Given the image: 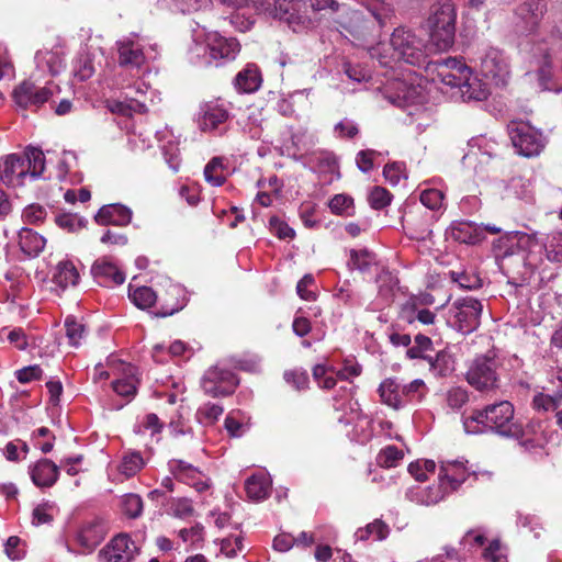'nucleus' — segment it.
<instances>
[{
    "instance_id": "nucleus-1",
    "label": "nucleus",
    "mask_w": 562,
    "mask_h": 562,
    "mask_svg": "<svg viewBox=\"0 0 562 562\" xmlns=\"http://www.w3.org/2000/svg\"><path fill=\"white\" fill-rule=\"evenodd\" d=\"M548 7L544 0H527L515 10L516 27L532 38L529 43L531 61L538 67V77L543 89L550 90L548 81L551 78L553 58L562 50V30L552 25L543 33H536L547 13Z\"/></svg>"
},
{
    "instance_id": "nucleus-2",
    "label": "nucleus",
    "mask_w": 562,
    "mask_h": 562,
    "mask_svg": "<svg viewBox=\"0 0 562 562\" xmlns=\"http://www.w3.org/2000/svg\"><path fill=\"white\" fill-rule=\"evenodd\" d=\"M493 250L497 260L519 255L526 269L522 282H526L542 270L546 260L562 263V231L552 232L544 239L538 232H509L494 241Z\"/></svg>"
},
{
    "instance_id": "nucleus-3",
    "label": "nucleus",
    "mask_w": 562,
    "mask_h": 562,
    "mask_svg": "<svg viewBox=\"0 0 562 562\" xmlns=\"http://www.w3.org/2000/svg\"><path fill=\"white\" fill-rule=\"evenodd\" d=\"M432 52L436 50L431 44L427 45L411 30L398 27L392 33L389 43H379L370 48L369 54L381 66L391 67L393 61L403 60L417 67L426 66L435 76L434 64L436 61H428V56Z\"/></svg>"
},
{
    "instance_id": "nucleus-4",
    "label": "nucleus",
    "mask_w": 562,
    "mask_h": 562,
    "mask_svg": "<svg viewBox=\"0 0 562 562\" xmlns=\"http://www.w3.org/2000/svg\"><path fill=\"white\" fill-rule=\"evenodd\" d=\"M434 71L432 80L457 89L463 101H483L490 95L488 85L473 76L471 68L461 59L450 57L436 60Z\"/></svg>"
},
{
    "instance_id": "nucleus-5",
    "label": "nucleus",
    "mask_w": 562,
    "mask_h": 562,
    "mask_svg": "<svg viewBox=\"0 0 562 562\" xmlns=\"http://www.w3.org/2000/svg\"><path fill=\"white\" fill-rule=\"evenodd\" d=\"M514 406L508 401L487 405L482 411L464 417L463 427L467 434L476 435L491 430L507 438H520L524 435L521 424L515 419Z\"/></svg>"
},
{
    "instance_id": "nucleus-6",
    "label": "nucleus",
    "mask_w": 562,
    "mask_h": 562,
    "mask_svg": "<svg viewBox=\"0 0 562 562\" xmlns=\"http://www.w3.org/2000/svg\"><path fill=\"white\" fill-rule=\"evenodd\" d=\"M45 177V156L36 147L0 157V181L9 188H22Z\"/></svg>"
},
{
    "instance_id": "nucleus-7",
    "label": "nucleus",
    "mask_w": 562,
    "mask_h": 562,
    "mask_svg": "<svg viewBox=\"0 0 562 562\" xmlns=\"http://www.w3.org/2000/svg\"><path fill=\"white\" fill-rule=\"evenodd\" d=\"M192 29V45L189 47L191 59H204L205 64L218 66L222 61L233 60L240 50V44L234 37H224L217 32H207L195 23Z\"/></svg>"
},
{
    "instance_id": "nucleus-8",
    "label": "nucleus",
    "mask_w": 562,
    "mask_h": 562,
    "mask_svg": "<svg viewBox=\"0 0 562 562\" xmlns=\"http://www.w3.org/2000/svg\"><path fill=\"white\" fill-rule=\"evenodd\" d=\"M456 20V5L451 0H439L431 5L427 27L435 50L446 52L453 45Z\"/></svg>"
},
{
    "instance_id": "nucleus-9",
    "label": "nucleus",
    "mask_w": 562,
    "mask_h": 562,
    "mask_svg": "<svg viewBox=\"0 0 562 562\" xmlns=\"http://www.w3.org/2000/svg\"><path fill=\"white\" fill-rule=\"evenodd\" d=\"M260 14L285 22L294 32L307 27L311 20L303 9L304 0H250Z\"/></svg>"
},
{
    "instance_id": "nucleus-10",
    "label": "nucleus",
    "mask_w": 562,
    "mask_h": 562,
    "mask_svg": "<svg viewBox=\"0 0 562 562\" xmlns=\"http://www.w3.org/2000/svg\"><path fill=\"white\" fill-rule=\"evenodd\" d=\"M125 90V100L112 101L110 110L125 116L133 113H145L148 105H154L160 101L159 93L151 89L145 81L137 80L133 83L122 85Z\"/></svg>"
},
{
    "instance_id": "nucleus-11",
    "label": "nucleus",
    "mask_w": 562,
    "mask_h": 562,
    "mask_svg": "<svg viewBox=\"0 0 562 562\" xmlns=\"http://www.w3.org/2000/svg\"><path fill=\"white\" fill-rule=\"evenodd\" d=\"M231 120L228 104L220 99L202 102L196 114L199 130L212 136H224L229 130Z\"/></svg>"
},
{
    "instance_id": "nucleus-12",
    "label": "nucleus",
    "mask_w": 562,
    "mask_h": 562,
    "mask_svg": "<svg viewBox=\"0 0 562 562\" xmlns=\"http://www.w3.org/2000/svg\"><path fill=\"white\" fill-rule=\"evenodd\" d=\"M508 135L516 151L527 158L541 154L547 144L543 133L525 121H513L508 124Z\"/></svg>"
},
{
    "instance_id": "nucleus-13",
    "label": "nucleus",
    "mask_w": 562,
    "mask_h": 562,
    "mask_svg": "<svg viewBox=\"0 0 562 562\" xmlns=\"http://www.w3.org/2000/svg\"><path fill=\"white\" fill-rule=\"evenodd\" d=\"M120 67L139 70L140 67L157 58L156 45L146 43L136 34H131L116 42Z\"/></svg>"
},
{
    "instance_id": "nucleus-14",
    "label": "nucleus",
    "mask_w": 562,
    "mask_h": 562,
    "mask_svg": "<svg viewBox=\"0 0 562 562\" xmlns=\"http://www.w3.org/2000/svg\"><path fill=\"white\" fill-rule=\"evenodd\" d=\"M482 312L483 305L477 299H457L450 306L447 323L462 334H470L479 327Z\"/></svg>"
},
{
    "instance_id": "nucleus-15",
    "label": "nucleus",
    "mask_w": 562,
    "mask_h": 562,
    "mask_svg": "<svg viewBox=\"0 0 562 562\" xmlns=\"http://www.w3.org/2000/svg\"><path fill=\"white\" fill-rule=\"evenodd\" d=\"M57 91V86L53 83L41 87L32 80H24L13 90L12 95L18 108L36 111L50 101Z\"/></svg>"
},
{
    "instance_id": "nucleus-16",
    "label": "nucleus",
    "mask_w": 562,
    "mask_h": 562,
    "mask_svg": "<svg viewBox=\"0 0 562 562\" xmlns=\"http://www.w3.org/2000/svg\"><path fill=\"white\" fill-rule=\"evenodd\" d=\"M480 68L482 75L496 87L507 85L510 77L509 63L501 49L487 48L481 56Z\"/></svg>"
},
{
    "instance_id": "nucleus-17",
    "label": "nucleus",
    "mask_w": 562,
    "mask_h": 562,
    "mask_svg": "<svg viewBox=\"0 0 562 562\" xmlns=\"http://www.w3.org/2000/svg\"><path fill=\"white\" fill-rule=\"evenodd\" d=\"M239 381L235 373L216 364L210 368L201 379V386L205 394L217 397L232 394Z\"/></svg>"
},
{
    "instance_id": "nucleus-18",
    "label": "nucleus",
    "mask_w": 562,
    "mask_h": 562,
    "mask_svg": "<svg viewBox=\"0 0 562 562\" xmlns=\"http://www.w3.org/2000/svg\"><path fill=\"white\" fill-rule=\"evenodd\" d=\"M106 366L112 370L113 375H117L112 383L113 391L127 402L132 401L137 391L136 368L115 357H109Z\"/></svg>"
},
{
    "instance_id": "nucleus-19",
    "label": "nucleus",
    "mask_w": 562,
    "mask_h": 562,
    "mask_svg": "<svg viewBox=\"0 0 562 562\" xmlns=\"http://www.w3.org/2000/svg\"><path fill=\"white\" fill-rule=\"evenodd\" d=\"M497 360L494 356L476 357L467 372L469 384L476 390L493 389L497 383Z\"/></svg>"
},
{
    "instance_id": "nucleus-20",
    "label": "nucleus",
    "mask_w": 562,
    "mask_h": 562,
    "mask_svg": "<svg viewBox=\"0 0 562 562\" xmlns=\"http://www.w3.org/2000/svg\"><path fill=\"white\" fill-rule=\"evenodd\" d=\"M497 146L495 140L483 135L472 137L468 143V151L462 158L463 165L479 172L496 155Z\"/></svg>"
},
{
    "instance_id": "nucleus-21",
    "label": "nucleus",
    "mask_w": 562,
    "mask_h": 562,
    "mask_svg": "<svg viewBox=\"0 0 562 562\" xmlns=\"http://www.w3.org/2000/svg\"><path fill=\"white\" fill-rule=\"evenodd\" d=\"M434 214L416 206L403 215L402 225L411 239L426 240L432 234Z\"/></svg>"
},
{
    "instance_id": "nucleus-22",
    "label": "nucleus",
    "mask_w": 562,
    "mask_h": 562,
    "mask_svg": "<svg viewBox=\"0 0 562 562\" xmlns=\"http://www.w3.org/2000/svg\"><path fill=\"white\" fill-rule=\"evenodd\" d=\"M316 144L317 137L314 133L305 128H299L291 133L289 139L284 140L282 153L304 165L315 149Z\"/></svg>"
},
{
    "instance_id": "nucleus-23",
    "label": "nucleus",
    "mask_w": 562,
    "mask_h": 562,
    "mask_svg": "<svg viewBox=\"0 0 562 562\" xmlns=\"http://www.w3.org/2000/svg\"><path fill=\"white\" fill-rule=\"evenodd\" d=\"M138 548L126 533L115 536L98 554L100 562H132Z\"/></svg>"
},
{
    "instance_id": "nucleus-24",
    "label": "nucleus",
    "mask_w": 562,
    "mask_h": 562,
    "mask_svg": "<svg viewBox=\"0 0 562 562\" xmlns=\"http://www.w3.org/2000/svg\"><path fill=\"white\" fill-rule=\"evenodd\" d=\"M108 522L99 517L83 521L76 532V542L85 552H92L105 538Z\"/></svg>"
},
{
    "instance_id": "nucleus-25",
    "label": "nucleus",
    "mask_w": 562,
    "mask_h": 562,
    "mask_svg": "<svg viewBox=\"0 0 562 562\" xmlns=\"http://www.w3.org/2000/svg\"><path fill=\"white\" fill-rule=\"evenodd\" d=\"M168 468L175 479L192 486L198 492H204L210 487V479L192 464L173 459L168 462Z\"/></svg>"
},
{
    "instance_id": "nucleus-26",
    "label": "nucleus",
    "mask_w": 562,
    "mask_h": 562,
    "mask_svg": "<svg viewBox=\"0 0 562 562\" xmlns=\"http://www.w3.org/2000/svg\"><path fill=\"white\" fill-rule=\"evenodd\" d=\"M467 462L462 460L441 461L438 481L443 484L449 494L457 491L469 477L470 471L465 465Z\"/></svg>"
},
{
    "instance_id": "nucleus-27",
    "label": "nucleus",
    "mask_w": 562,
    "mask_h": 562,
    "mask_svg": "<svg viewBox=\"0 0 562 562\" xmlns=\"http://www.w3.org/2000/svg\"><path fill=\"white\" fill-rule=\"evenodd\" d=\"M91 274L100 285L109 288L125 281V273L109 257L97 259L91 267Z\"/></svg>"
},
{
    "instance_id": "nucleus-28",
    "label": "nucleus",
    "mask_w": 562,
    "mask_h": 562,
    "mask_svg": "<svg viewBox=\"0 0 562 562\" xmlns=\"http://www.w3.org/2000/svg\"><path fill=\"white\" fill-rule=\"evenodd\" d=\"M397 94L398 105L404 108L408 115L413 116L424 110L427 101V94L420 85H406L404 82L398 85Z\"/></svg>"
},
{
    "instance_id": "nucleus-29",
    "label": "nucleus",
    "mask_w": 562,
    "mask_h": 562,
    "mask_svg": "<svg viewBox=\"0 0 562 562\" xmlns=\"http://www.w3.org/2000/svg\"><path fill=\"white\" fill-rule=\"evenodd\" d=\"M33 484L40 488L52 487L59 477V467L52 460L42 458L29 467Z\"/></svg>"
},
{
    "instance_id": "nucleus-30",
    "label": "nucleus",
    "mask_w": 562,
    "mask_h": 562,
    "mask_svg": "<svg viewBox=\"0 0 562 562\" xmlns=\"http://www.w3.org/2000/svg\"><path fill=\"white\" fill-rule=\"evenodd\" d=\"M449 493L443 484L437 483L429 486H412L407 488L405 497L417 505L430 506L442 501Z\"/></svg>"
},
{
    "instance_id": "nucleus-31",
    "label": "nucleus",
    "mask_w": 562,
    "mask_h": 562,
    "mask_svg": "<svg viewBox=\"0 0 562 562\" xmlns=\"http://www.w3.org/2000/svg\"><path fill=\"white\" fill-rule=\"evenodd\" d=\"M350 416L346 417L345 415H341L338 417V422L346 425L355 423L352 430L348 432V435L352 441L366 445L373 436L372 420L368 416L360 415L352 407H350Z\"/></svg>"
},
{
    "instance_id": "nucleus-32",
    "label": "nucleus",
    "mask_w": 562,
    "mask_h": 562,
    "mask_svg": "<svg viewBox=\"0 0 562 562\" xmlns=\"http://www.w3.org/2000/svg\"><path fill=\"white\" fill-rule=\"evenodd\" d=\"M94 220L100 225L126 226L132 221V211L123 204H109L98 211Z\"/></svg>"
},
{
    "instance_id": "nucleus-33",
    "label": "nucleus",
    "mask_w": 562,
    "mask_h": 562,
    "mask_svg": "<svg viewBox=\"0 0 562 562\" xmlns=\"http://www.w3.org/2000/svg\"><path fill=\"white\" fill-rule=\"evenodd\" d=\"M272 490V480L269 473L259 471L245 481V491L249 499L261 502L268 498Z\"/></svg>"
},
{
    "instance_id": "nucleus-34",
    "label": "nucleus",
    "mask_w": 562,
    "mask_h": 562,
    "mask_svg": "<svg viewBox=\"0 0 562 562\" xmlns=\"http://www.w3.org/2000/svg\"><path fill=\"white\" fill-rule=\"evenodd\" d=\"M80 274L70 260L59 261L52 271V282L55 284V291H65L69 286H76Z\"/></svg>"
},
{
    "instance_id": "nucleus-35",
    "label": "nucleus",
    "mask_w": 562,
    "mask_h": 562,
    "mask_svg": "<svg viewBox=\"0 0 562 562\" xmlns=\"http://www.w3.org/2000/svg\"><path fill=\"white\" fill-rule=\"evenodd\" d=\"M382 403L398 411L407 406L405 395L402 394V382L397 379H386L379 386Z\"/></svg>"
},
{
    "instance_id": "nucleus-36",
    "label": "nucleus",
    "mask_w": 562,
    "mask_h": 562,
    "mask_svg": "<svg viewBox=\"0 0 562 562\" xmlns=\"http://www.w3.org/2000/svg\"><path fill=\"white\" fill-rule=\"evenodd\" d=\"M449 234L451 238L459 243L472 245L485 238L481 225L467 221L453 222L449 228Z\"/></svg>"
},
{
    "instance_id": "nucleus-37",
    "label": "nucleus",
    "mask_w": 562,
    "mask_h": 562,
    "mask_svg": "<svg viewBox=\"0 0 562 562\" xmlns=\"http://www.w3.org/2000/svg\"><path fill=\"white\" fill-rule=\"evenodd\" d=\"M533 408L538 412H554L557 424L562 430V389L551 394L539 393L532 400Z\"/></svg>"
},
{
    "instance_id": "nucleus-38",
    "label": "nucleus",
    "mask_w": 562,
    "mask_h": 562,
    "mask_svg": "<svg viewBox=\"0 0 562 562\" xmlns=\"http://www.w3.org/2000/svg\"><path fill=\"white\" fill-rule=\"evenodd\" d=\"M36 68L52 76L58 75L65 67V58L60 49L40 50L35 55Z\"/></svg>"
},
{
    "instance_id": "nucleus-39",
    "label": "nucleus",
    "mask_w": 562,
    "mask_h": 562,
    "mask_svg": "<svg viewBox=\"0 0 562 562\" xmlns=\"http://www.w3.org/2000/svg\"><path fill=\"white\" fill-rule=\"evenodd\" d=\"M46 239L29 227H22L19 232V246L29 257L38 256L45 248Z\"/></svg>"
},
{
    "instance_id": "nucleus-40",
    "label": "nucleus",
    "mask_w": 562,
    "mask_h": 562,
    "mask_svg": "<svg viewBox=\"0 0 562 562\" xmlns=\"http://www.w3.org/2000/svg\"><path fill=\"white\" fill-rule=\"evenodd\" d=\"M261 83L259 69L254 64H248L241 71H239L234 80L237 91L243 93L255 92Z\"/></svg>"
},
{
    "instance_id": "nucleus-41",
    "label": "nucleus",
    "mask_w": 562,
    "mask_h": 562,
    "mask_svg": "<svg viewBox=\"0 0 562 562\" xmlns=\"http://www.w3.org/2000/svg\"><path fill=\"white\" fill-rule=\"evenodd\" d=\"M165 302L162 306L164 311L161 313L162 316L172 315L173 313L182 310L187 304L186 290L180 284H169L167 288L164 297L161 299Z\"/></svg>"
},
{
    "instance_id": "nucleus-42",
    "label": "nucleus",
    "mask_w": 562,
    "mask_h": 562,
    "mask_svg": "<svg viewBox=\"0 0 562 562\" xmlns=\"http://www.w3.org/2000/svg\"><path fill=\"white\" fill-rule=\"evenodd\" d=\"M313 171L326 172L334 171L337 166L336 158L333 153L322 150L315 147L307 160L303 165Z\"/></svg>"
},
{
    "instance_id": "nucleus-43",
    "label": "nucleus",
    "mask_w": 562,
    "mask_h": 562,
    "mask_svg": "<svg viewBox=\"0 0 562 562\" xmlns=\"http://www.w3.org/2000/svg\"><path fill=\"white\" fill-rule=\"evenodd\" d=\"M376 265V257L370 250L350 249L347 266L350 270H358L361 273L371 271V268Z\"/></svg>"
},
{
    "instance_id": "nucleus-44",
    "label": "nucleus",
    "mask_w": 562,
    "mask_h": 562,
    "mask_svg": "<svg viewBox=\"0 0 562 562\" xmlns=\"http://www.w3.org/2000/svg\"><path fill=\"white\" fill-rule=\"evenodd\" d=\"M429 370L435 376L445 378L454 370V360L452 355L446 350L437 352L435 357L427 358Z\"/></svg>"
},
{
    "instance_id": "nucleus-45",
    "label": "nucleus",
    "mask_w": 562,
    "mask_h": 562,
    "mask_svg": "<svg viewBox=\"0 0 562 562\" xmlns=\"http://www.w3.org/2000/svg\"><path fill=\"white\" fill-rule=\"evenodd\" d=\"M403 321L413 324L415 322L422 325H431L436 319V314L427 308H419L416 303L407 304L401 313Z\"/></svg>"
},
{
    "instance_id": "nucleus-46",
    "label": "nucleus",
    "mask_w": 562,
    "mask_h": 562,
    "mask_svg": "<svg viewBox=\"0 0 562 562\" xmlns=\"http://www.w3.org/2000/svg\"><path fill=\"white\" fill-rule=\"evenodd\" d=\"M145 465V461L138 451H126L117 467L119 473L125 477H132Z\"/></svg>"
},
{
    "instance_id": "nucleus-47",
    "label": "nucleus",
    "mask_w": 562,
    "mask_h": 562,
    "mask_svg": "<svg viewBox=\"0 0 562 562\" xmlns=\"http://www.w3.org/2000/svg\"><path fill=\"white\" fill-rule=\"evenodd\" d=\"M225 429L229 436L239 438L249 429V417L240 411H233L225 418Z\"/></svg>"
},
{
    "instance_id": "nucleus-48",
    "label": "nucleus",
    "mask_w": 562,
    "mask_h": 562,
    "mask_svg": "<svg viewBox=\"0 0 562 562\" xmlns=\"http://www.w3.org/2000/svg\"><path fill=\"white\" fill-rule=\"evenodd\" d=\"M128 297L138 308L146 310L154 305L158 295L149 286H138L133 289L132 284H130Z\"/></svg>"
},
{
    "instance_id": "nucleus-49",
    "label": "nucleus",
    "mask_w": 562,
    "mask_h": 562,
    "mask_svg": "<svg viewBox=\"0 0 562 562\" xmlns=\"http://www.w3.org/2000/svg\"><path fill=\"white\" fill-rule=\"evenodd\" d=\"M389 527L382 520H374L368 524L366 528L358 529L355 533L357 540L366 541L369 539L380 541L384 540L389 536Z\"/></svg>"
},
{
    "instance_id": "nucleus-50",
    "label": "nucleus",
    "mask_w": 562,
    "mask_h": 562,
    "mask_svg": "<svg viewBox=\"0 0 562 562\" xmlns=\"http://www.w3.org/2000/svg\"><path fill=\"white\" fill-rule=\"evenodd\" d=\"M328 207L333 214L338 216L349 217L355 215L353 198L345 193H338L330 198Z\"/></svg>"
},
{
    "instance_id": "nucleus-51",
    "label": "nucleus",
    "mask_w": 562,
    "mask_h": 562,
    "mask_svg": "<svg viewBox=\"0 0 562 562\" xmlns=\"http://www.w3.org/2000/svg\"><path fill=\"white\" fill-rule=\"evenodd\" d=\"M187 350L188 346L181 340H175L168 347L164 344H157L153 347V358L156 362L162 363L167 360L166 356L180 357Z\"/></svg>"
},
{
    "instance_id": "nucleus-52",
    "label": "nucleus",
    "mask_w": 562,
    "mask_h": 562,
    "mask_svg": "<svg viewBox=\"0 0 562 562\" xmlns=\"http://www.w3.org/2000/svg\"><path fill=\"white\" fill-rule=\"evenodd\" d=\"M95 67L93 58L88 53H80L74 60L72 74L79 81H85L93 76Z\"/></svg>"
},
{
    "instance_id": "nucleus-53",
    "label": "nucleus",
    "mask_w": 562,
    "mask_h": 562,
    "mask_svg": "<svg viewBox=\"0 0 562 562\" xmlns=\"http://www.w3.org/2000/svg\"><path fill=\"white\" fill-rule=\"evenodd\" d=\"M402 394L405 395L407 405L420 403L428 393V387L422 379H415L408 383H402Z\"/></svg>"
},
{
    "instance_id": "nucleus-54",
    "label": "nucleus",
    "mask_w": 562,
    "mask_h": 562,
    "mask_svg": "<svg viewBox=\"0 0 562 562\" xmlns=\"http://www.w3.org/2000/svg\"><path fill=\"white\" fill-rule=\"evenodd\" d=\"M403 450L390 445L380 450V452L376 456V463L381 468L391 469L397 467L403 460Z\"/></svg>"
},
{
    "instance_id": "nucleus-55",
    "label": "nucleus",
    "mask_w": 562,
    "mask_h": 562,
    "mask_svg": "<svg viewBox=\"0 0 562 562\" xmlns=\"http://www.w3.org/2000/svg\"><path fill=\"white\" fill-rule=\"evenodd\" d=\"M342 71L350 81L356 83L368 82L371 79V71L368 67L351 60H346L342 64Z\"/></svg>"
},
{
    "instance_id": "nucleus-56",
    "label": "nucleus",
    "mask_w": 562,
    "mask_h": 562,
    "mask_svg": "<svg viewBox=\"0 0 562 562\" xmlns=\"http://www.w3.org/2000/svg\"><path fill=\"white\" fill-rule=\"evenodd\" d=\"M204 178L213 187H221L225 182L223 175V158H212L204 168Z\"/></svg>"
},
{
    "instance_id": "nucleus-57",
    "label": "nucleus",
    "mask_w": 562,
    "mask_h": 562,
    "mask_svg": "<svg viewBox=\"0 0 562 562\" xmlns=\"http://www.w3.org/2000/svg\"><path fill=\"white\" fill-rule=\"evenodd\" d=\"M486 542L485 530L482 528L471 529L460 540V546L468 552H473L484 547Z\"/></svg>"
},
{
    "instance_id": "nucleus-58",
    "label": "nucleus",
    "mask_w": 562,
    "mask_h": 562,
    "mask_svg": "<svg viewBox=\"0 0 562 562\" xmlns=\"http://www.w3.org/2000/svg\"><path fill=\"white\" fill-rule=\"evenodd\" d=\"M313 376L318 386L325 390L333 389L336 385V378H339L338 372L324 364H316L313 368Z\"/></svg>"
},
{
    "instance_id": "nucleus-59",
    "label": "nucleus",
    "mask_w": 562,
    "mask_h": 562,
    "mask_svg": "<svg viewBox=\"0 0 562 562\" xmlns=\"http://www.w3.org/2000/svg\"><path fill=\"white\" fill-rule=\"evenodd\" d=\"M363 5L367 7L368 11L372 16L380 23L383 24L385 20L391 16L392 8L385 0H359Z\"/></svg>"
},
{
    "instance_id": "nucleus-60",
    "label": "nucleus",
    "mask_w": 562,
    "mask_h": 562,
    "mask_svg": "<svg viewBox=\"0 0 562 562\" xmlns=\"http://www.w3.org/2000/svg\"><path fill=\"white\" fill-rule=\"evenodd\" d=\"M407 470L416 481L424 482L428 479L429 474L435 473L436 463L432 460H417L409 463Z\"/></svg>"
},
{
    "instance_id": "nucleus-61",
    "label": "nucleus",
    "mask_w": 562,
    "mask_h": 562,
    "mask_svg": "<svg viewBox=\"0 0 562 562\" xmlns=\"http://www.w3.org/2000/svg\"><path fill=\"white\" fill-rule=\"evenodd\" d=\"M221 552L232 559L237 557L245 549L244 537L241 535H232L221 540Z\"/></svg>"
},
{
    "instance_id": "nucleus-62",
    "label": "nucleus",
    "mask_w": 562,
    "mask_h": 562,
    "mask_svg": "<svg viewBox=\"0 0 562 562\" xmlns=\"http://www.w3.org/2000/svg\"><path fill=\"white\" fill-rule=\"evenodd\" d=\"M162 424L160 423L158 416L154 413H149L143 417V419L138 420L134 426V432L137 435L150 432L151 436L159 434L161 431Z\"/></svg>"
},
{
    "instance_id": "nucleus-63",
    "label": "nucleus",
    "mask_w": 562,
    "mask_h": 562,
    "mask_svg": "<svg viewBox=\"0 0 562 562\" xmlns=\"http://www.w3.org/2000/svg\"><path fill=\"white\" fill-rule=\"evenodd\" d=\"M77 162V157L72 151H64L57 161L55 177L59 181H67L69 173Z\"/></svg>"
},
{
    "instance_id": "nucleus-64",
    "label": "nucleus",
    "mask_w": 562,
    "mask_h": 562,
    "mask_svg": "<svg viewBox=\"0 0 562 562\" xmlns=\"http://www.w3.org/2000/svg\"><path fill=\"white\" fill-rule=\"evenodd\" d=\"M482 558L484 562H504L506 548L498 540L494 539L483 548Z\"/></svg>"
}]
</instances>
